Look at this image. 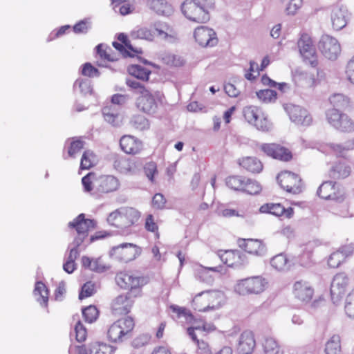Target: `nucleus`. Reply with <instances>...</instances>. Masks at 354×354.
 <instances>
[{
	"label": "nucleus",
	"mask_w": 354,
	"mask_h": 354,
	"mask_svg": "<svg viewBox=\"0 0 354 354\" xmlns=\"http://www.w3.org/2000/svg\"><path fill=\"white\" fill-rule=\"evenodd\" d=\"M117 284L123 289H129L126 294L115 297L111 304V310L115 315L127 314L134 303L133 297L140 295V288L147 281L144 277L130 273L120 272L115 277Z\"/></svg>",
	"instance_id": "obj_1"
},
{
	"label": "nucleus",
	"mask_w": 354,
	"mask_h": 354,
	"mask_svg": "<svg viewBox=\"0 0 354 354\" xmlns=\"http://www.w3.org/2000/svg\"><path fill=\"white\" fill-rule=\"evenodd\" d=\"M153 29L154 31L147 27L138 26L131 31V37L133 39L153 41L156 33V36L165 42L174 44L178 41L177 31L165 22L154 23Z\"/></svg>",
	"instance_id": "obj_2"
},
{
	"label": "nucleus",
	"mask_w": 354,
	"mask_h": 354,
	"mask_svg": "<svg viewBox=\"0 0 354 354\" xmlns=\"http://www.w3.org/2000/svg\"><path fill=\"white\" fill-rule=\"evenodd\" d=\"M84 191L91 194L97 193L109 194L116 192L120 187L119 179L113 175L96 176L94 173H88L82 179Z\"/></svg>",
	"instance_id": "obj_3"
},
{
	"label": "nucleus",
	"mask_w": 354,
	"mask_h": 354,
	"mask_svg": "<svg viewBox=\"0 0 354 354\" xmlns=\"http://www.w3.org/2000/svg\"><path fill=\"white\" fill-rule=\"evenodd\" d=\"M225 301L224 294L218 290H207L197 294L192 300L195 310L206 312L220 308Z\"/></svg>",
	"instance_id": "obj_4"
},
{
	"label": "nucleus",
	"mask_w": 354,
	"mask_h": 354,
	"mask_svg": "<svg viewBox=\"0 0 354 354\" xmlns=\"http://www.w3.org/2000/svg\"><path fill=\"white\" fill-rule=\"evenodd\" d=\"M268 283V281L261 276L252 277L238 280L234 290L240 295L259 294L266 289Z\"/></svg>",
	"instance_id": "obj_5"
},
{
	"label": "nucleus",
	"mask_w": 354,
	"mask_h": 354,
	"mask_svg": "<svg viewBox=\"0 0 354 354\" xmlns=\"http://www.w3.org/2000/svg\"><path fill=\"white\" fill-rule=\"evenodd\" d=\"M243 115L249 124L254 125L259 130L268 131L272 128V124L268 120L266 114L261 108L257 106H245L243 109Z\"/></svg>",
	"instance_id": "obj_6"
},
{
	"label": "nucleus",
	"mask_w": 354,
	"mask_h": 354,
	"mask_svg": "<svg viewBox=\"0 0 354 354\" xmlns=\"http://www.w3.org/2000/svg\"><path fill=\"white\" fill-rule=\"evenodd\" d=\"M134 321L130 317L120 319L109 327L107 335L113 342H122L134 328Z\"/></svg>",
	"instance_id": "obj_7"
},
{
	"label": "nucleus",
	"mask_w": 354,
	"mask_h": 354,
	"mask_svg": "<svg viewBox=\"0 0 354 354\" xmlns=\"http://www.w3.org/2000/svg\"><path fill=\"white\" fill-rule=\"evenodd\" d=\"M181 10L185 17L194 22L205 23L209 19L208 11L195 0H185Z\"/></svg>",
	"instance_id": "obj_8"
},
{
	"label": "nucleus",
	"mask_w": 354,
	"mask_h": 354,
	"mask_svg": "<svg viewBox=\"0 0 354 354\" xmlns=\"http://www.w3.org/2000/svg\"><path fill=\"white\" fill-rule=\"evenodd\" d=\"M283 109L290 121L300 127H308L312 124V115L306 108L288 103L283 105Z\"/></svg>",
	"instance_id": "obj_9"
},
{
	"label": "nucleus",
	"mask_w": 354,
	"mask_h": 354,
	"mask_svg": "<svg viewBox=\"0 0 354 354\" xmlns=\"http://www.w3.org/2000/svg\"><path fill=\"white\" fill-rule=\"evenodd\" d=\"M170 308L174 313L177 314L178 317L180 319V322L190 325V326L187 328V333L193 340H196L195 330H202V322L204 321L198 320L195 318L190 311L185 308L172 305L170 306Z\"/></svg>",
	"instance_id": "obj_10"
},
{
	"label": "nucleus",
	"mask_w": 354,
	"mask_h": 354,
	"mask_svg": "<svg viewBox=\"0 0 354 354\" xmlns=\"http://www.w3.org/2000/svg\"><path fill=\"white\" fill-rule=\"evenodd\" d=\"M318 49L329 60L337 59L341 53V46L337 39L328 35L322 36L318 43Z\"/></svg>",
	"instance_id": "obj_11"
},
{
	"label": "nucleus",
	"mask_w": 354,
	"mask_h": 354,
	"mask_svg": "<svg viewBox=\"0 0 354 354\" xmlns=\"http://www.w3.org/2000/svg\"><path fill=\"white\" fill-rule=\"evenodd\" d=\"M277 181L282 189L287 192L297 194L302 191V182L297 174L284 171L277 176Z\"/></svg>",
	"instance_id": "obj_12"
},
{
	"label": "nucleus",
	"mask_w": 354,
	"mask_h": 354,
	"mask_svg": "<svg viewBox=\"0 0 354 354\" xmlns=\"http://www.w3.org/2000/svg\"><path fill=\"white\" fill-rule=\"evenodd\" d=\"M159 98L160 93L147 89L143 91V93L137 98L136 106L140 111L147 114H153L157 110Z\"/></svg>",
	"instance_id": "obj_13"
},
{
	"label": "nucleus",
	"mask_w": 354,
	"mask_h": 354,
	"mask_svg": "<svg viewBox=\"0 0 354 354\" xmlns=\"http://www.w3.org/2000/svg\"><path fill=\"white\" fill-rule=\"evenodd\" d=\"M317 194L326 200L342 202L344 199L343 189L337 183L330 180L324 182L319 187Z\"/></svg>",
	"instance_id": "obj_14"
},
{
	"label": "nucleus",
	"mask_w": 354,
	"mask_h": 354,
	"mask_svg": "<svg viewBox=\"0 0 354 354\" xmlns=\"http://www.w3.org/2000/svg\"><path fill=\"white\" fill-rule=\"evenodd\" d=\"M298 48L305 62L313 67L317 65L315 48L309 35L306 34L301 35L298 41Z\"/></svg>",
	"instance_id": "obj_15"
},
{
	"label": "nucleus",
	"mask_w": 354,
	"mask_h": 354,
	"mask_svg": "<svg viewBox=\"0 0 354 354\" xmlns=\"http://www.w3.org/2000/svg\"><path fill=\"white\" fill-rule=\"evenodd\" d=\"M196 42L202 47H213L218 43L215 31L207 26H199L194 31Z\"/></svg>",
	"instance_id": "obj_16"
},
{
	"label": "nucleus",
	"mask_w": 354,
	"mask_h": 354,
	"mask_svg": "<svg viewBox=\"0 0 354 354\" xmlns=\"http://www.w3.org/2000/svg\"><path fill=\"white\" fill-rule=\"evenodd\" d=\"M330 19L332 27L335 30L343 29L350 19V13L343 6L336 5L330 8Z\"/></svg>",
	"instance_id": "obj_17"
},
{
	"label": "nucleus",
	"mask_w": 354,
	"mask_h": 354,
	"mask_svg": "<svg viewBox=\"0 0 354 354\" xmlns=\"http://www.w3.org/2000/svg\"><path fill=\"white\" fill-rule=\"evenodd\" d=\"M138 254V248L132 243H122L113 247L110 256L118 261L128 262L134 259Z\"/></svg>",
	"instance_id": "obj_18"
},
{
	"label": "nucleus",
	"mask_w": 354,
	"mask_h": 354,
	"mask_svg": "<svg viewBox=\"0 0 354 354\" xmlns=\"http://www.w3.org/2000/svg\"><path fill=\"white\" fill-rule=\"evenodd\" d=\"M292 294L296 299L307 304L313 297L314 288L308 281L299 280L295 281L292 286Z\"/></svg>",
	"instance_id": "obj_19"
},
{
	"label": "nucleus",
	"mask_w": 354,
	"mask_h": 354,
	"mask_svg": "<svg viewBox=\"0 0 354 354\" xmlns=\"http://www.w3.org/2000/svg\"><path fill=\"white\" fill-rule=\"evenodd\" d=\"M238 245L248 253L257 257L264 256L267 251L266 245L259 239H239L238 240Z\"/></svg>",
	"instance_id": "obj_20"
},
{
	"label": "nucleus",
	"mask_w": 354,
	"mask_h": 354,
	"mask_svg": "<svg viewBox=\"0 0 354 354\" xmlns=\"http://www.w3.org/2000/svg\"><path fill=\"white\" fill-rule=\"evenodd\" d=\"M349 283L348 276L340 272L334 276L330 286L332 299L335 300L342 297Z\"/></svg>",
	"instance_id": "obj_21"
},
{
	"label": "nucleus",
	"mask_w": 354,
	"mask_h": 354,
	"mask_svg": "<svg viewBox=\"0 0 354 354\" xmlns=\"http://www.w3.org/2000/svg\"><path fill=\"white\" fill-rule=\"evenodd\" d=\"M261 148L268 156L275 159L288 161L292 157L290 152L287 149L280 146L279 145L263 144Z\"/></svg>",
	"instance_id": "obj_22"
},
{
	"label": "nucleus",
	"mask_w": 354,
	"mask_h": 354,
	"mask_svg": "<svg viewBox=\"0 0 354 354\" xmlns=\"http://www.w3.org/2000/svg\"><path fill=\"white\" fill-rule=\"evenodd\" d=\"M96 222L92 219H86L84 214H80L72 222L68 223L70 227L75 228L77 233L81 236H88V232L95 228Z\"/></svg>",
	"instance_id": "obj_23"
},
{
	"label": "nucleus",
	"mask_w": 354,
	"mask_h": 354,
	"mask_svg": "<svg viewBox=\"0 0 354 354\" xmlns=\"http://www.w3.org/2000/svg\"><path fill=\"white\" fill-rule=\"evenodd\" d=\"M147 6L159 16L169 17L174 13V8L167 0H148Z\"/></svg>",
	"instance_id": "obj_24"
},
{
	"label": "nucleus",
	"mask_w": 354,
	"mask_h": 354,
	"mask_svg": "<svg viewBox=\"0 0 354 354\" xmlns=\"http://www.w3.org/2000/svg\"><path fill=\"white\" fill-rule=\"evenodd\" d=\"M256 345L252 331L245 330L240 335L237 345V351L240 354H250Z\"/></svg>",
	"instance_id": "obj_25"
},
{
	"label": "nucleus",
	"mask_w": 354,
	"mask_h": 354,
	"mask_svg": "<svg viewBox=\"0 0 354 354\" xmlns=\"http://www.w3.org/2000/svg\"><path fill=\"white\" fill-rule=\"evenodd\" d=\"M261 213H268L276 216H284L287 218L293 216L294 209L292 207L286 209L279 203L264 204L259 208Z\"/></svg>",
	"instance_id": "obj_26"
},
{
	"label": "nucleus",
	"mask_w": 354,
	"mask_h": 354,
	"mask_svg": "<svg viewBox=\"0 0 354 354\" xmlns=\"http://www.w3.org/2000/svg\"><path fill=\"white\" fill-rule=\"evenodd\" d=\"M222 262L229 267H238L243 264L245 254L239 250H227L219 254Z\"/></svg>",
	"instance_id": "obj_27"
},
{
	"label": "nucleus",
	"mask_w": 354,
	"mask_h": 354,
	"mask_svg": "<svg viewBox=\"0 0 354 354\" xmlns=\"http://www.w3.org/2000/svg\"><path fill=\"white\" fill-rule=\"evenodd\" d=\"M328 172L332 178H345L351 174V167L345 161L337 160L331 165Z\"/></svg>",
	"instance_id": "obj_28"
},
{
	"label": "nucleus",
	"mask_w": 354,
	"mask_h": 354,
	"mask_svg": "<svg viewBox=\"0 0 354 354\" xmlns=\"http://www.w3.org/2000/svg\"><path fill=\"white\" fill-rule=\"evenodd\" d=\"M120 145L122 151L129 154L137 153L142 148L141 142L131 136H122L120 139Z\"/></svg>",
	"instance_id": "obj_29"
},
{
	"label": "nucleus",
	"mask_w": 354,
	"mask_h": 354,
	"mask_svg": "<svg viewBox=\"0 0 354 354\" xmlns=\"http://www.w3.org/2000/svg\"><path fill=\"white\" fill-rule=\"evenodd\" d=\"M102 114L104 120L113 126L118 127L122 122L119 106L107 105L103 108Z\"/></svg>",
	"instance_id": "obj_30"
},
{
	"label": "nucleus",
	"mask_w": 354,
	"mask_h": 354,
	"mask_svg": "<svg viewBox=\"0 0 354 354\" xmlns=\"http://www.w3.org/2000/svg\"><path fill=\"white\" fill-rule=\"evenodd\" d=\"M81 261L82 267L96 272L101 273L109 268L101 258H90L87 256H83Z\"/></svg>",
	"instance_id": "obj_31"
},
{
	"label": "nucleus",
	"mask_w": 354,
	"mask_h": 354,
	"mask_svg": "<svg viewBox=\"0 0 354 354\" xmlns=\"http://www.w3.org/2000/svg\"><path fill=\"white\" fill-rule=\"evenodd\" d=\"M239 165L251 173H259L263 169L261 162L254 157H245L239 160Z\"/></svg>",
	"instance_id": "obj_32"
},
{
	"label": "nucleus",
	"mask_w": 354,
	"mask_h": 354,
	"mask_svg": "<svg viewBox=\"0 0 354 354\" xmlns=\"http://www.w3.org/2000/svg\"><path fill=\"white\" fill-rule=\"evenodd\" d=\"M328 102L333 106L332 109L340 110L345 109L349 106L350 99L343 93H335L329 96Z\"/></svg>",
	"instance_id": "obj_33"
},
{
	"label": "nucleus",
	"mask_w": 354,
	"mask_h": 354,
	"mask_svg": "<svg viewBox=\"0 0 354 354\" xmlns=\"http://www.w3.org/2000/svg\"><path fill=\"white\" fill-rule=\"evenodd\" d=\"M33 295L41 306L46 307L48 301V290L41 281L35 283Z\"/></svg>",
	"instance_id": "obj_34"
},
{
	"label": "nucleus",
	"mask_w": 354,
	"mask_h": 354,
	"mask_svg": "<svg viewBox=\"0 0 354 354\" xmlns=\"http://www.w3.org/2000/svg\"><path fill=\"white\" fill-rule=\"evenodd\" d=\"M270 264L277 271H287L290 268L289 260L283 253L273 257L270 260Z\"/></svg>",
	"instance_id": "obj_35"
},
{
	"label": "nucleus",
	"mask_w": 354,
	"mask_h": 354,
	"mask_svg": "<svg viewBox=\"0 0 354 354\" xmlns=\"http://www.w3.org/2000/svg\"><path fill=\"white\" fill-rule=\"evenodd\" d=\"M122 214L125 227L136 223L140 217V213L133 207H122Z\"/></svg>",
	"instance_id": "obj_36"
},
{
	"label": "nucleus",
	"mask_w": 354,
	"mask_h": 354,
	"mask_svg": "<svg viewBox=\"0 0 354 354\" xmlns=\"http://www.w3.org/2000/svg\"><path fill=\"white\" fill-rule=\"evenodd\" d=\"M220 267H203L198 266L196 269V274L201 281L206 283H211L213 281V276L210 272H219Z\"/></svg>",
	"instance_id": "obj_37"
},
{
	"label": "nucleus",
	"mask_w": 354,
	"mask_h": 354,
	"mask_svg": "<svg viewBox=\"0 0 354 354\" xmlns=\"http://www.w3.org/2000/svg\"><path fill=\"white\" fill-rule=\"evenodd\" d=\"M133 164L123 156H115L113 160V167L122 174H127L133 169Z\"/></svg>",
	"instance_id": "obj_38"
},
{
	"label": "nucleus",
	"mask_w": 354,
	"mask_h": 354,
	"mask_svg": "<svg viewBox=\"0 0 354 354\" xmlns=\"http://www.w3.org/2000/svg\"><path fill=\"white\" fill-rule=\"evenodd\" d=\"M73 88L84 95H91L93 93L91 81L88 78H78L73 84Z\"/></svg>",
	"instance_id": "obj_39"
},
{
	"label": "nucleus",
	"mask_w": 354,
	"mask_h": 354,
	"mask_svg": "<svg viewBox=\"0 0 354 354\" xmlns=\"http://www.w3.org/2000/svg\"><path fill=\"white\" fill-rule=\"evenodd\" d=\"M322 151L330 152L338 157H345L347 154L344 142H330L322 147Z\"/></svg>",
	"instance_id": "obj_40"
},
{
	"label": "nucleus",
	"mask_w": 354,
	"mask_h": 354,
	"mask_svg": "<svg viewBox=\"0 0 354 354\" xmlns=\"http://www.w3.org/2000/svg\"><path fill=\"white\" fill-rule=\"evenodd\" d=\"M341 351L340 337L338 335H333L326 342V354H339Z\"/></svg>",
	"instance_id": "obj_41"
},
{
	"label": "nucleus",
	"mask_w": 354,
	"mask_h": 354,
	"mask_svg": "<svg viewBox=\"0 0 354 354\" xmlns=\"http://www.w3.org/2000/svg\"><path fill=\"white\" fill-rule=\"evenodd\" d=\"M263 346L265 354H283L278 342L273 337H266Z\"/></svg>",
	"instance_id": "obj_42"
},
{
	"label": "nucleus",
	"mask_w": 354,
	"mask_h": 354,
	"mask_svg": "<svg viewBox=\"0 0 354 354\" xmlns=\"http://www.w3.org/2000/svg\"><path fill=\"white\" fill-rule=\"evenodd\" d=\"M97 162V156L91 150L85 151L82 156L80 162L81 169H89Z\"/></svg>",
	"instance_id": "obj_43"
},
{
	"label": "nucleus",
	"mask_w": 354,
	"mask_h": 354,
	"mask_svg": "<svg viewBox=\"0 0 354 354\" xmlns=\"http://www.w3.org/2000/svg\"><path fill=\"white\" fill-rule=\"evenodd\" d=\"M335 129L344 133L353 132L354 122L347 114L344 113Z\"/></svg>",
	"instance_id": "obj_44"
},
{
	"label": "nucleus",
	"mask_w": 354,
	"mask_h": 354,
	"mask_svg": "<svg viewBox=\"0 0 354 354\" xmlns=\"http://www.w3.org/2000/svg\"><path fill=\"white\" fill-rule=\"evenodd\" d=\"M344 113L337 109H328L326 111L325 117L327 122L334 129L338 124Z\"/></svg>",
	"instance_id": "obj_45"
},
{
	"label": "nucleus",
	"mask_w": 354,
	"mask_h": 354,
	"mask_svg": "<svg viewBox=\"0 0 354 354\" xmlns=\"http://www.w3.org/2000/svg\"><path fill=\"white\" fill-rule=\"evenodd\" d=\"M129 73L137 79L147 80L150 71L140 65H131L128 67Z\"/></svg>",
	"instance_id": "obj_46"
},
{
	"label": "nucleus",
	"mask_w": 354,
	"mask_h": 354,
	"mask_svg": "<svg viewBox=\"0 0 354 354\" xmlns=\"http://www.w3.org/2000/svg\"><path fill=\"white\" fill-rule=\"evenodd\" d=\"M107 222L109 225L116 227H125L123 216L122 214V208L116 209L110 213L107 217Z\"/></svg>",
	"instance_id": "obj_47"
},
{
	"label": "nucleus",
	"mask_w": 354,
	"mask_h": 354,
	"mask_svg": "<svg viewBox=\"0 0 354 354\" xmlns=\"http://www.w3.org/2000/svg\"><path fill=\"white\" fill-rule=\"evenodd\" d=\"M245 178L240 176H229L225 180L226 185L234 190L242 191L245 185Z\"/></svg>",
	"instance_id": "obj_48"
},
{
	"label": "nucleus",
	"mask_w": 354,
	"mask_h": 354,
	"mask_svg": "<svg viewBox=\"0 0 354 354\" xmlns=\"http://www.w3.org/2000/svg\"><path fill=\"white\" fill-rule=\"evenodd\" d=\"M162 59L167 65L174 67L183 66L185 63L183 57L174 54H165L162 56Z\"/></svg>",
	"instance_id": "obj_49"
},
{
	"label": "nucleus",
	"mask_w": 354,
	"mask_h": 354,
	"mask_svg": "<svg viewBox=\"0 0 354 354\" xmlns=\"http://www.w3.org/2000/svg\"><path fill=\"white\" fill-rule=\"evenodd\" d=\"M113 351L112 346L100 342L93 343L90 348V354H113Z\"/></svg>",
	"instance_id": "obj_50"
},
{
	"label": "nucleus",
	"mask_w": 354,
	"mask_h": 354,
	"mask_svg": "<svg viewBox=\"0 0 354 354\" xmlns=\"http://www.w3.org/2000/svg\"><path fill=\"white\" fill-rule=\"evenodd\" d=\"M130 124L135 129L143 131L149 128V122L148 120L143 115H136L132 117Z\"/></svg>",
	"instance_id": "obj_51"
},
{
	"label": "nucleus",
	"mask_w": 354,
	"mask_h": 354,
	"mask_svg": "<svg viewBox=\"0 0 354 354\" xmlns=\"http://www.w3.org/2000/svg\"><path fill=\"white\" fill-rule=\"evenodd\" d=\"M257 96L263 103L274 102L277 98V92L271 89H263L257 92Z\"/></svg>",
	"instance_id": "obj_52"
},
{
	"label": "nucleus",
	"mask_w": 354,
	"mask_h": 354,
	"mask_svg": "<svg viewBox=\"0 0 354 354\" xmlns=\"http://www.w3.org/2000/svg\"><path fill=\"white\" fill-rule=\"evenodd\" d=\"M96 49L100 58L104 61L113 62L118 59L115 55L111 54V48L104 44H99Z\"/></svg>",
	"instance_id": "obj_53"
},
{
	"label": "nucleus",
	"mask_w": 354,
	"mask_h": 354,
	"mask_svg": "<svg viewBox=\"0 0 354 354\" xmlns=\"http://www.w3.org/2000/svg\"><path fill=\"white\" fill-rule=\"evenodd\" d=\"M261 82L264 85L268 86L270 88H277L282 93H285L290 89L288 84L285 82L277 83L267 75L262 76Z\"/></svg>",
	"instance_id": "obj_54"
},
{
	"label": "nucleus",
	"mask_w": 354,
	"mask_h": 354,
	"mask_svg": "<svg viewBox=\"0 0 354 354\" xmlns=\"http://www.w3.org/2000/svg\"><path fill=\"white\" fill-rule=\"evenodd\" d=\"M261 191V185L256 180L246 179L242 192H245L249 194H257Z\"/></svg>",
	"instance_id": "obj_55"
},
{
	"label": "nucleus",
	"mask_w": 354,
	"mask_h": 354,
	"mask_svg": "<svg viewBox=\"0 0 354 354\" xmlns=\"http://www.w3.org/2000/svg\"><path fill=\"white\" fill-rule=\"evenodd\" d=\"M82 315L85 321L88 323H92L96 320L98 316V310L94 306H89L82 309Z\"/></svg>",
	"instance_id": "obj_56"
},
{
	"label": "nucleus",
	"mask_w": 354,
	"mask_h": 354,
	"mask_svg": "<svg viewBox=\"0 0 354 354\" xmlns=\"http://www.w3.org/2000/svg\"><path fill=\"white\" fill-rule=\"evenodd\" d=\"M344 261V254L339 250L332 253L328 259V265L329 267L336 268Z\"/></svg>",
	"instance_id": "obj_57"
},
{
	"label": "nucleus",
	"mask_w": 354,
	"mask_h": 354,
	"mask_svg": "<svg viewBox=\"0 0 354 354\" xmlns=\"http://www.w3.org/2000/svg\"><path fill=\"white\" fill-rule=\"evenodd\" d=\"M344 308L348 317H354V288L346 297Z\"/></svg>",
	"instance_id": "obj_58"
},
{
	"label": "nucleus",
	"mask_w": 354,
	"mask_h": 354,
	"mask_svg": "<svg viewBox=\"0 0 354 354\" xmlns=\"http://www.w3.org/2000/svg\"><path fill=\"white\" fill-rule=\"evenodd\" d=\"M96 291V286L92 281H88L82 287V291L80 293L79 298L82 299L86 297H91Z\"/></svg>",
	"instance_id": "obj_59"
},
{
	"label": "nucleus",
	"mask_w": 354,
	"mask_h": 354,
	"mask_svg": "<svg viewBox=\"0 0 354 354\" xmlns=\"http://www.w3.org/2000/svg\"><path fill=\"white\" fill-rule=\"evenodd\" d=\"M84 147V142L82 140H77L72 141L68 149V155L71 158H75L76 155L80 152Z\"/></svg>",
	"instance_id": "obj_60"
},
{
	"label": "nucleus",
	"mask_w": 354,
	"mask_h": 354,
	"mask_svg": "<svg viewBox=\"0 0 354 354\" xmlns=\"http://www.w3.org/2000/svg\"><path fill=\"white\" fill-rule=\"evenodd\" d=\"M91 22L89 19H85L73 26V31L75 33H86L91 28Z\"/></svg>",
	"instance_id": "obj_61"
},
{
	"label": "nucleus",
	"mask_w": 354,
	"mask_h": 354,
	"mask_svg": "<svg viewBox=\"0 0 354 354\" xmlns=\"http://www.w3.org/2000/svg\"><path fill=\"white\" fill-rule=\"evenodd\" d=\"M74 330L76 339L78 342H83L86 339L87 334L86 329L80 321H78L75 324Z\"/></svg>",
	"instance_id": "obj_62"
},
{
	"label": "nucleus",
	"mask_w": 354,
	"mask_h": 354,
	"mask_svg": "<svg viewBox=\"0 0 354 354\" xmlns=\"http://www.w3.org/2000/svg\"><path fill=\"white\" fill-rule=\"evenodd\" d=\"M82 73L90 77H98L100 75L98 70L93 67L90 63H86L83 65Z\"/></svg>",
	"instance_id": "obj_63"
},
{
	"label": "nucleus",
	"mask_w": 354,
	"mask_h": 354,
	"mask_svg": "<svg viewBox=\"0 0 354 354\" xmlns=\"http://www.w3.org/2000/svg\"><path fill=\"white\" fill-rule=\"evenodd\" d=\"M345 74L346 79L353 84H354V56L348 62Z\"/></svg>",
	"instance_id": "obj_64"
}]
</instances>
